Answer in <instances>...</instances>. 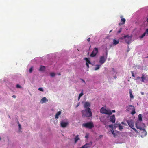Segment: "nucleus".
Returning a JSON list of instances; mask_svg holds the SVG:
<instances>
[{
  "instance_id": "nucleus-4",
  "label": "nucleus",
  "mask_w": 148,
  "mask_h": 148,
  "mask_svg": "<svg viewBox=\"0 0 148 148\" xmlns=\"http://www.w3.org/2000/svg\"><path fill=\"white\" fill-rule=\"evenodd\" d=\"M123 38L125 39V41L126 43L129 44L130 43L132 39V37L129 35L125 36Z\"/></svg>"
},
{
  "instance_id": "nucleus-28",
  "label": "nucleus",
  "mask_w": 148,
  "mask_h": 148,
  "mask_svg": "<svg viewBox=\"0 0 148 148\" xmlns=\"http://www.w3.org/2000/svg\"><path fill=\"white\" fill-rule=\"evenodd\" d=\"M33 70V68L32 67H31L29 70V72L30 73H31L32 72Z\"/></svg>"
},
{
  "instance_id": "nucleus-15",
  "label": "nucleus",
  "mask_w": 148,
  "mask_h": 148,
  "mask_svg": "<svg viewBox=\"0 0 148 148\" xmlns=\"http://www.w3.org/2000/svg\"><path fill=\"white\" fill-rule=\"evenodd\" d=\"M80 139V138H79V135H77L74 138V142L75 143H77V141Z\"/></svg>"
},
{
  "instance_id": "nucleus-23",
  "label": "nucleus",
  "mask_w": 148,
  "mask_h": 148,
  "mask_svg": "<svg viewBox=\"0 0 148 148\" xmlns=\"http://www.w3.org/2000/svg\"><path fill=\"white\" fill-rule=\"evenodd\" d=\"M146 34H147L146 33V32H145L143 34L140 36V38H143L145 36H146Z\"/></svg>"
},
{
  "instance_id": "nucleus-39",
  "label": "nucleus",
  "mask_w": 148,
  "mask_h": 148,
  "mask_svg": "<svg viewBox=\"0 0 148 148\" xmlns=\"http://www.w3.org/2000/svg\"><path fill=\"white\" fill-rule=\"evenodd\" d=\"M12 97L14 98H16V96L15 95H13V96H12Z\"/></svg>"
},
{
  "instance_id": "nucleus-18",
  "label": "nucleus",
  "mask_w": 148,
  "mask_h": 148,
  "mask_svg": "<svg viewBox=\"0 0 148 148\" xmlns=\"http://www.w3.org/2000/svg\"><path fill=\"white\" fill-rule=\"evenodd\" d=\"M41 101L42 102V103H43L45 102H46V101H48V100L46 98L44 97H43L41 100Z\"/></svg>"
},
{
  "instance_id": "nucleus-36",
  "label": "nucleus",
  "mask_w": 148,
  "mask_h": 148,
  "mask_svg": "<svg viewBox=\"0 0 148 148\" xmlns=\"http://www.w3.org/2000/svg\"><path fill=\"white\" fill-rule=\"evenodd\" d=\"M132 74V76L134 77H135V75L134 73H133V72L132 71H131Z\"/></svg>"
},
{
  "instance_id": "nucleus-32",
  "label": "nucleus",
  "mask_w": 148,
  "mask_h": 148,
  "mask_svg": "<svg viewBox=\"0 0 148 148\" xmlns=\"http://www.w3.org/2000/svg\"><path fill=\"white\" fill-rule=\"evenodd\" d=\"M16 88H20L21 87V86L19 84L16 85Z\"/></svg>"
},
{
  "instance_id": "nucleus-50",
  "label": "nucleus",
  "mask_w": 148,
  "mask_h": 148,
  "mask_svg": "<svg viewBox=\"0 0 148 148\" xmlns=\"http://www.w3.org/2000/svg\"><path fill=\"white\" fill-rule=\"evenodd\" d=\"M58 75H61V74L60 73H59L58 74Z\"/></svg>"
},
{
  "instance_id": "nucleus-44",
  "label": "nucleus",
  "mask_w": 148,
  "mask_h": 148,
  "mask_svg": "<svg viewBox=\"0 0 148 148\" xmlns=\"http://www.w3.org/2000/svg\"><path fill=\"white\" fill-rule=\"evenodd\" d=\"M140 77L139 76H138L137 77V79H140Z\"/></svg>"
},
{
  "instance_id": "nucleus-6",
  "label": "nucleus",
  "mask_w": 148,
  "mask_h": 148,
  "mask_svg": "<svg viewBox=\"0 0 148 148\" xmlns=\"http://www.w3.org/2000/svg\"><path fill=\"white\" fill-rule=\"evenodd\" d=\"M106 58H105L104 56H101L100 58V60H99V63H101V64H103L106 60V58L107 57V52L106 53Z\"/></svg>"
},
{
  "instance_id": "nucleus-5",
  "label": "nucleus",
  "mask_w": 148,
  "mask_h": 148,
  "mask_svg": "<svg viewBox=\"0 0 148 148\" xmlns=\"http://www.w3.org/2000/svg\"><path fill=\"white\" fill-rule=\"evenodd\" d=\"M98 52V49L97 48H95L93 51L91 53L90 55V56L91 57H94L96 56Z\"/></svg>"
},
{
  "instance_id": "nucleus-49",
  "label": "nucleus",
  "mask_w": 148,
  "mask_h": 148,
  "mask_svg": "<svg viewBox=\"0 0 148 148\" xmlns=\"http://www.w3.org/2000/svg\"><path fill=\"white\" fill-rule=\"evenodd\" d=\"M112 69L113 71H114L115 70V69L114 68H112Z\"/></svg>"
},
{
  "instance_id": "nucleus-21",
  "label": "nucleus",
  "mask_w": 148,
  "mask_h": 148,
  "mask_svg": "<svg viewBox=\"0 0 148 148\" xmlns=\"http://www.w3.org/2000/svg\"><path fill=\"white\" fill-rule=\"evenodd\" d=\"M142 135L143 136H145L147 134V132L145 130H143V131L142 132Z\"/></svg>"
},
{
  "instance_id": "nucleus-42",
  "label": "nucleus",
  "mask_w": 148,
  "mask_h": 148,
  "mask_svg": "<svg viewBox=\"0 0 148 148\" xmlns=\"http://www.w3.org/2000/svg\"><path fill=\"white\" fill-rule=\"evenodd\" d=\"M79 103H78L77 104V105L76 106V108H77V107H78L79 106Z\"/></svg>"
},
{
  "instance_id": "nucleus-43",
  "label": "nucleus",
  "mask_w": 148,
  "mask_h": 148,
  "mask_svg": "<svg viewBox=\"0 0 148 148\" xmlns=\"http://www.w3.org/2000/svg\"><path fill=\"white\" fill-rule=\"evenodd\" d=\"M19 127V129H21V125L20 124H18Z\"/></svg>"
},
{
  "instance_id": "nucleus-29",
  "label": "nucleus",
  "mask_w": 148,
  "mask_h": 148,
  "mask_svg": "<svg viewBox=\"0 0 148 148\" xmlns=\"http://www.w3.org/2000/svg\"><path fill=\"white\" fill-rule=\"evenodd\" d=\"M136 127L138 129H141V127H138V125H137V123H136Z\"/></svg>"
},
{
  "instance_id": "nucleus-17",
  "label": "nucleus",
  "mask_w": 148,
  "mask_h": 148,
  "mask_svg": "<svg viewBox=\"0 0 148 148\" xmlns=\"http://www.w3.org/2000/svg\"><path fill=\"white\" fill-rule=\"evenodd\" d=\"M61 112L60 111H59L55 115V118L58 119V118L59 116L61 114Z\"/></svg>"
},
{
  "instance_id": "nucleus-53",
  "label": "nucleus",
  "mask_w": 148,
  "mask_h": 148,
  "mask_svg": "<svg viewBox=\"0 0 148 148\" xmlns=\"http://www.w3.org/2000/svg\"><path fill=\"white\" fill-rule=\"evenodd\" d=\"M145 58H148V56H147L145 57Z\"/></svg>"
},
{
  "instance_id": "nucleus-3",
  "label": "nucleus",
  "mask_w": 148,
  "mask_h": 148,
  "mask_svg": "<svg viewBox=\"0 0 148 148\" xmlns=\"http://www.w3.org/2000/svg\"><path fill=\"white\" fill-rule=\"evenodd\" d=\"M100 113L102 114H105L109 115L112 114L111 111L110 110H107L102 107L100 110Z\"/></svg>"
},
{
  "instance_id": "nucleus-31",
  "label": "nucleus",
  "mask_w": 148,
  "mask_h": 148,
  "mask_svg": "<svg viewBox=\"0 0 148 148\" xmlns=\"http://www.w3.org/2000/svg\"><path fill=\"white\" fill-rule=\"evenodd\" d=\"M145 32L147 34L146 36H148V29H147L146 30Z\"/></svg>"
},
{
  "instance_id": "nucleus-7",
  "label": "nucleus",
  "mask_w": 148,
  "mask_h": 148,
  "mask_svg": "<svg viewBox=\"0 0 148 148\" xmlns=\"http://www.w3.org/2000/svg\"><path fill=\"white\" fill-rule=\"evenodd\" d=\"M129 126L131 128L134 127V123L132 119L129 120H127L126 121Z\"/></svg>"
},
{
  "instance_id": "nucleus-2",
  "label": "nucleus",
  "mask_w": 148,
  "mask_h": 148,
  "mask_svg": "<svg viewBox=\"0 0 148 148\" xmlns=\"http://www.w3.org/2000/svg\"><path fill=\"white\" fill-rule=\"evenodd\" d=\"M82 126L86 128L89 129H91L94 126V124L92 122H89L82 124Z\"/></svg>"
},
{
  "instance_id": "nucleus-54",
  "label": "nucleus",
  "mask_w": 148,
  "mask_h": 148,
  "mask_svg": "<svg viewBox=\"0 0 148 148\" xmlns=\"http://www.w3.org/2000/svg\"><path fill=\"white\" fill-rule=\"evenodd\" d=\"M143 94H144V93H143V92H142V93H141V94H142V95H143Z\"/></svg>"
},
{
  "instance_id": "nucleus-55",
  "label": "nucleus",
  "mask_w": 148,
  "mask_h": 148,
  "mask_svg": "<svg viewBox=\"0 0 148 148\" xmlns=\"http://www.w3.org/2000/svg\"><path fill=\"white\" fill-rule=\"evenodd\" d=\"M1 140V138L0 137V140Z\"/></svg>"
},
{
  "instance_id": "nucleus-11",
  "label": "nucleus",
  "mask_w": 148,
  "mask_h": 148,
  "mask_svg": "<svg viewBox=\"0 0 148 148\" xmlns=\"http://www.w3.org/2000/svg\"><path fill=\"white\" fill-rule=\"evenodd\" d=\"M84 59L86 61V65L87 67L88 68L89 67V65L88 64H91V63L90 62V61L88 58H85Z\"/></svg>"
},
{
  "instance_id": "nucleus-9",
  "label": "nucleus",
  "mask_w": 148,
  "mask_h": 148,
  "mask_svg": "<svg viewBox=\"0 0 148 148\" xmlns=\"http://www.w3.org/2000/svg\"><path fill=\"white\" fill-rule=\"evenodd\" d=\"M90 106V103L89 102H85L84 104V109H86L88 108H90L89 107Z\"/></svg>"
},
{
  "instance_id": "nucleus-35",
  "label": "nucleus",
  "mask_w": 148,
  "mask_h": 148,
  "mask_svg": "<svg viewBox=\"0 0 148 148\" xmlns=\"http://www.w3.org/2000/svg\"><path fill=\"white\" fill-rule=\"evenodd\" d=\"M131 128L132 129H133L134 130L135 132H136V133H137L138 132L135 129V128H133V127H132V128Z\"/></svg>"
},
{
  "instance_id": "nucleus-20",
  "label": "nucleus",
  "mask_w": 148,
  "mask_h": 148,
  "mask_svg": "<svg viewBox=\"0 0 148 148\" xmlns=\"http://www.w3.org/2000/svg\"><path fill=\"white\" fill-rule=\"evenodd\" d=\"M45 69V67L43 66H41L40 67L39 69L40 71H43Z\"/></svg>"
},
{
  "instance_id": "nucleus-12",
  "label": "nucleus",
  "mask_w": 148,
  "mask_h": 148,
  "mask_svg": "<svg viewBox=\"0 0 148 148\" xmlns=\"http://www.w3.org/2000/svg\"><path fill=\"white\" fill-rule=\"evenodd\" d=\"M128 107L129 108V107H132L133 108H132L133 110L131 112V114L132 115H133L135 113H136L135 109V108L134 106H133L132 105H129L128 106Z\"/></svg>"
},
{
  "instance_id": "nucleus-41",
  "label": "nucleus",
  "mask_w": 148,
  "mask_h": 148,
  "mask_svg": "<svg viewBox=\"0 0 148 148\" xmlns=\"http://www.w3.org/2000/svg\"><path fill=\"white\" fill-rule=\"evenodd\" d=\"M90 40V38H88V39H87V41H88V42H89Z\"/></svg>"
},
{
  "instance_id": "nucleus-14",
  "label": "nucleus",
  "mask_w": 148,
  "mask_h": 148,
  "mask_svg": "<svg viewBox=\"0 0 148 148\" xmlns=\"http://www.w3.org/2000/svg\"><path fill=\"white\" fill-rule=\"evenodd\" d=\"M141 81L143 82H144L145 80L146 79V77L145 76V75L143 73H142L141 74Z\"/></svg>"
},
{
  "instance_id": "nucleus-10",
  "label": "nucleus",
  "mask_w": 148,
  "mask_h": 148,
  "mask_svg": "<svg viewBox=\"0 0 148 148\" xmlns=\"http://www.w3.org/2000/svg\"><path fill=\"white\" fill-rule=\"evenodd\" d=\"M110 121L112 123H114L115 121V118L114 115H113L110 117Z\"/></svg>"
},
{
  "instance_id": "nucleus-13",
  "label": "nucleus",
  "mask_w": 148,
  "mask_h": 148,
  "mask_svg": "<svg viewBox=\"0 0 148 148\" xmlns=\"http://www.w3.org/2000/svg\"><path fill=\"white\" fill-rule=\"evenodd\" d=\"M92 142H91L89 143H86L84 145L82 146H84V148H87L90 147V145H92Z\"/></svg>"
},
{
  "instance_id": "nucleus-34",
  "label": "nucleus",
  "mask_w": 148,
  "mask_h": 148,
  "mask_svg": "<svg viewBox=\"0 0 148 148\" xmlns=\"http://www.w3.org/2000/svg\"><path fill=\"white\" fill-rule=\"evenodd\" d=\"M109 127H110V128H112V130H113V125H109Z\"/></svg>"
},
{
  "instance_id": "nucleus-24",
  "label": "nucleus",
  "mask_w": 148,
  "mask_h": 148,
  "mask_svg": "<svg viewBox=\"0 0 148 148\" xmlns=\"http://www.w3.org/2000/svg\"><path fill=\"white\" fill-rule=\"evenodd\" d=\"M119 130L120 131H121L122 130L123 128V127L122 126H121V125L120 124H119Z\"/></svg>"
},
{
  "instance_id": "nucleus-8",
  "label": "nucleus",
  "mask_w": 148,
  "mask_h": 148,
  "mask_svg": "<svg viewBox=\"0 0 148 148\" xmlns=\"http://www.w3.org/2000/svg\"><path fill=\"white\" fill-rule=\"evenodd\" d=\"M60 123L61 126L63 128L66 127L69 124L68 122H64L63 121H61Z\"/></svg>"
},
{
  "instance_id": "nucleus-30",
  "label": "nucleus",
  "mask_w": 148,
  "mask_h": 148,
  "mask_svg": "<svg viewBox=\"0 0 148 148\" xmlns=\"http://www.w3.org/2000/svg\"><path fill=\"white\" fill-rule=\"evenodd\" d=\"M38 90L40 91H42V92L43 91V88H39L38 89Z\"/></svg>"
},
{
  "instance_id": "nucleus-1",
  "label": "nucleus",
  "mask_w": 148,
  "mask_h": 148,
  "mask_svg": "<svg viewBox=\"0 0 148 148\" xmlns=\"http://www.w3.org/2000/svg\"><path fill=\"white\" fill-rule=\"evenodd\" d=\"M82 116V117H90L92 116V112L90 108L84 109L81 111Z\"/></svg>"
},
{
  "instance_id": "nucleus-37",
  "label": "nucleus",
  "mask_w": 148,
  "mask_h": 148,
  "mask_svg": "<svg viewBox=\"0 0 148 148\" xmlns=\"http://www.w3.org/2000/svg\"><path fill=\"white\" fill-rule=\"evenodd\" d=\"M83 92H82L81 93H80L79 95V96H80V97H81L82 96V95H83Z\"/></svg>"
},
{
  "instance_id": "nucleus-47",
  "label": "nucleus",
  "mask_w": 148,
  "mask_h": 148,
  "mask_svg": "<svg viewBox=\"0 0 148 148\" xmlns=\"http://www.w3.org/2000/svg\"><path fill=\"white\" fill-rule=\"evenodd\" d=\"M99 137H100V138H102V137H103V136H102V135H100V136H99Z\"/></svg>"
},
{
  "instance_id": "nucleus-38",
  "label": "nucleus",
  "mask_w": 148,
  "mask_h": 148,
  "mask_svg": "<svg viewBox=\"0 0 148 148\" xmlns=\"http://www.w3.org/2000/svg\"><path fill=\"white\" fill-rule=\"evenodd\" d=\"M121 30H122V29L121 28L120 29V30H119L118 31V33H120L121 31Z\"/></svg>"
},
{
  "instance_id": "nucleus-46",
  "label": "nucleus",
  "mask_w": 148,
  "mask_h": 148,
  "mask_svg": "<svg viewBox=\"0 0 148 148\" xmlns=\"http://www.w3.org/2000/svg\"><path fill=\"white\" fill-rule=\"evenodd\" d=\"M81 97H80V96H79L78 97V100H79V99H80V98Z\"/></svg>"
},
{
  "instance_id": "nucleus-40",
  "label": "nucleus",
  "mask_w": 148,
  "mask_h": 148,
  "mask_svg": "<svg viewBox=\"0 0 148 148\" xmlns=\"http://www.w3.org/2000/svg\"><path fill=\"white\" fill-rule=\"evenodd\" d=\"M111 112H112H112H113V113H114L115 112V110H112V111H111Z\"/></svg>"
},
{
  "instance_id": "nucleus-52",
  "label": "nucleus",
  "mask_w": 148,
  "mask_h": 148,
  "mask_svg": "<svg viewBox=\"0 0 148 148\" xmlns=\"http://www.w3.org/2000/svg\"><path fill=\"white\" fill-rule=\"evenodd\" d=\"M85 138H87L88 137V136H85Z\"/></svg>"
},
{
  "instance_id": "nucleus-45",
  "label": "nucleus",
  "mask_w": 148,
  "mask_h": 148,
  "mask_svg": "<svg viewBox=\"0 0 148 148\" xmlns=\"http://www.w3.org/2000/svg\"><path fill=\"white\" fill-rule=\"evenodd\" d=\"M121 123L122 124H124V125H125V123H124L123 122H121Z\"/></svg>"
},
{
  "instance_id": "nucleus-16",
  "label": "nucleus",
  "mask_w": 148,
  "mask_h": 148,
  "mask_svg": "<svg viewBox=\"0 0 148 148\" xmlns=\"http://www.w3.org/2000/svg\"><path fill=\"white\" fill-rule=\"evenodd\" d=\"M129 92L130 94V97L131 99H133L134 97L132 93V90L131 89L129 90Z\"/></svg>"
},
{
  "instance_id": "nucleus-27",
  "label": "nucleus",
  "mask_w": 148,
  "mask_h": 148,
  "mask_svg": "<svg viewBox=\"0 0 148 148\" xmlns=\"http://www.w3.org/2000/svg\"><path fill=\"white\" fill-rule=\"evenodd\" d=\"M121 21L123 22L122 24H124L125 22V19L124 18H122L121 19Z\"/></svg>"
},
{
  "instance_id": "nucleus-51",
  "label": "nucleus",
  "mask_w": 148,
  "mask_h": 148,
  "mask_svg": "<svg viewBox=\"0 0 148 148\" xmlns=\"http://www.w3.org/2000/svg\"><path fill=\"white\" fill-rule=\"evenodd\" d=\"M82 80L83 82H85V81L84 80H83L82 79Z\"/></svg>"
},
{
  "instance_id": "nucleus-26",
  "label": "nucleus",
  "mask_w": 148,
  "mask_h": 148,
  "mask_svg": "<svg viewBox=\"0 0 148 148\" xmlns=\"http://www.w3.org/2000/svg\"><path fill=\"white\" fill-rule=\"evenodd\" d=\"M50 75L52 77H53L55 75V74L54 73H50Z\"/></svg>"
},
{
  "instance_id": "nucleus-33",
  "label": "nucleus",
  "mask_w": 148,
  "mask_h": 148,
  "mask_svg": "<svg viewBox=\"0 0 148 148\" xmlns=\"http://www.w3.org/2000/svg\"><path fill=\"white\" fill-rule=\"evenodd\" d=\"M111 131L112 134L114 135V136H115V134L114 133L113 130H111Z\"/></svg>"
},
{
  "instance_id": "nucleus-25",
  "label": "nucleus",
  "mask_w": 148,
  "mask_h": 148,
  "mask_svg": "<svg viewBox=\"0 0 148 148\" xmlns=\"http://www.w3.org/2000/svg\"><path fill=\"white\" fill-rule=\"evenodd\" d=\"M96 67L95 68V70H97L99 69L100 68V65H96Z\"/></svg>"
},
{
  "instance_id": "nucleus-22",
  "label": "nucleus",
  "mask_w": 148,
  "mask_h": 148,
  "mask_svg": "<svg viewBox=\"0 0 148 148\" xmlns=\"http://www.w3.org/2000/svg\"><path fill=\"white\" fill-rule=\"evenodd\" d=\"M138 120L142 121V115L141 114H139L138 115Z\"/></svg>"
},
{
  "instance_id": "nucleus-48",
  "label": "nucleus",
  "mask_w": 148,
  "mask_h": 148,
  "mask_svg": "<svg viewBox=\"0 0 148 148\" xmlns=\"http://www.w3.org/2000/svg\"><path fill=\"white\" fill-rule=\"evenodd\" d=\"M146 21H147V22H148V18H147V19Z\"/></svg>"
},
{
  "instance_id": "nucleus-19",
  "label": "nucleus",
  "mask_w": 148,
  "mask_h": 148,
  "mask_svg": "<svg viewBox=\"0 0 148 148\" xmlns=\"http://www.w3.org/2000/svg\"><path fill=\"white\" fill-rule=\"evenodd\" d=\"M113 44L114 45H116L118 44L119 43V41L118 40H116L115 39H113Z\"/></svg>"
}]
</instances>
